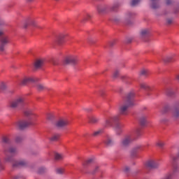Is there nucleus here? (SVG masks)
Here are the masks:
<instances>
[{
	"label": "nucleus",
	"mask_w": 179,
	"mask_h": 179,
	"mask_svg": "<svg viewBox=\"0 0 179 179\" xmlns=\"http://www.w3.org/2000/svg\"><path fill=\"white\" fill-rule=\"evenodd\" d=\"M38 29H41V27H38Z\"/></svg>",
	"instance_id": "nucleus-51"
},
{
	"label": "nucleus",
	"mask_w": 179,
	"mask_h": 179,
	"mask_svg": "<svg viewBox=\"0 0 179 179\" xmlns=\"http://www.w3.org/2000/svg\"><path fill=\"white\" fill-rule=\"evenodd\" d=\"M152 9H157L159 8V0H151Z\"/></svg>",
	"instance_id": "nucleus-21"
},
{
	"label": "nucleus",
	"mask_w": 179,
	"mask_h": 179,
	"mask_svg": "<svg viewBox=\"0 0 179 179\" xmlns=\"http://www.w3.org/2000/svg\"><path fill=\"white\" fill-rule=\"evenodd\" d=\"M9 43V38L8 36L5 34V32L0 29V51L1 52H3L5 51V47H6V44Z\"/></svg>",
	"instance_id": "nucleus-7"
},
{
	"label": "nucleus",
	"mask_w": 179,
	"mask_h": 179,
	"mask_svg": "<svg viewBox=\"0 0 179 179\" xmlns=\"http://www.w3.org/2000/svg\"><path fill=\"white\" fill-rule=\"evenodd\" d=\"M15 178H18L17 177H16Z\"/></svg>",
	"instance_id": "nucleus-56"
},
{
	"label": "nucleus",
	"mask_w": 179,
	"mask_h": 179,
	"mask_svg": "<svg viewBox=\"0 0 179 179\" xmlns=\"http://www.w3.org/2000/svg\"><path fill=\"white\" fill-rule=\"evenodd\" d=\"M134 15V13H129L128 14H127L126 15V19L124 20V23L125 24L129 25L131 24V17H132V15Z\"/></svg>",
	"instance_id": "nucleus-17"
},
{
	"label": "nucleus",
	"mask_w": 179,
	"mask_h": 179,
	"mask_svg": "<svg viewBox=\"0 0 179 179\" xmlns=\"http://www.w3.org/2000/svg\"><path fill=\"white\" fill-rule=\"evenodd\" d=\"M164 113H166V111H169L168 108H167V107H165V108H164Z\"/></svg>",
	"instance_id": "nucleus-48"
},
{
	"label": "nucleus",
	"mask_w": 179,
	"mask_h": 179,
	"mask_svg": "<svg viewBox=\"0 0 179 179\" xmlns=\"http://www.w3.org/2000/svg\"><path fill=\"white\" fill-rule=\"evenodd\" d=\"M142 135V129L137 128L133 136L128 135L126 136L124 138H122L120 143V145L122 148H127V146H129L131 142L134 141V139H136V138H139Z\"/></svg>",
	"instance_id": "nucleus-4"
},
{
	"label": "nucleus",
	"mask_w": 179,
	"mask_h": 179,
	"mask_svg": "<svg viewBox=\"0 0 179 179\" xmlns=\"http://www.w3.org/2000/svg\"><path fill=\"white\" fill-rule=\"evenodd\" d=\"M78 62H79V59L78 58V56H69L66 57L64 61V64L65 65L68 64H71L72 65H76Z\"/></svg>",
	"instance_id": "nucleus-9"
},
{
	"label": "nucleus",
	"mask_w": 179,
	"mask_h": 179,
	"mask_svg": "<svg viewBox=\"0 0 179 179\" xmlns=\"http://www.w3.org/2000/svg\"><path fill=\"white\" fill-rule=\"evenodd\" d=\"M69 123L70 122L67 119H61L56 122V127L57 128H64V127L69 125Z\"/></svg>",
	"instance_id": "nucleus-10"
},
{
	"label": "nucleus",
	"mask_w": 179,
	"mask_h": 179,
	"mask_svg": "<svg viewBox=\"0 0 179 179\" xmlns=\"http://www.w3.org/2000/svg\"><path fill=\"white\" fill-rule=\"evenodd\" d=\"M119 7H120L119 3H115L112 6H98L97 12L100 15H103V13H107V12H117Z\"/></svg>",
	"instance_id": "nucleus-6"
},
{
	"label": "nucleus",
	"mask_w": 179,
	"mask_h": 179,
	"mask_svg": "<svg viewBox=\"0 0 179 179\" xmlns=\"http://www.w3.org/2000/svg\"><path fill=\"white\" fill-rule=\"evenodd\" d=\"M134 99H135V92L131 91L129 92L124 99V103L119 108L120 114L106 119L104 124L105 128L114 125L115 130L117 135H120L121 132H122L124 124L120 122V120H121V115H128L129 113L128 108L135 104Z\"/></svg>",
	"instance_id": "nucleus-1"
},
{
	"label": "nucleus",
	"mask_w": 179,
	"mask_h": 179,
	"mask_svg": "<svg viewBox=\"0 0 179 179\" xmlns=\"http://www.w3.org/2000/svg\"><path fill=\"white\" fill-rule=\"evenodd\" d=\"M30 82H34V79L31 78H25L21 81V85H27Z\"/></svg>",
	"instance_id": "nucleus-19"
},
{
	"label": "nucleus",
	"mask_w": 179,
	"mask_h": 179,
	"mask_svg": "<svg viewBox=\"0 0 179 179\" xmlns=\"http://www.w3.org/2000/svg\"><path fill=\"white\" fill-rule=\"evenodd\" d=\"M159 167V164L155 160H148L145 164V170H152V169H157Z\"/></svg>",
	"instance_id": "nucleus-8"
},
{
	"label": "nucleus",
	"mask_w": 179,
	"mask_h": 179,
	"mask_svg": "<svg viewBox=\"0 0 179 179\" xmlns=\"http://www.w3.org/2000/svg\"><path fill=\"white\" fill-rule=\"evenodd\" d=\"M90 137V134H89L88 132H85L83 134V138H85V139H89Z\"/></svg>",
	"instance_id": "nucleus-37"
},
{
	"label": "nucleus",
	"mask_w": 179,
	"mask_h": 179,
	"mask_svg": "<svg viewBox=\"0 0 179 179\" xmlns=\"http://www.w3.org/2000/svg\"><path fill=\"white\" fill-rule=\"evenodd\" d=\"M59 136H60V135L58 134H54L50 138V141H52V142H55V141H58V139H59Z\"/></svg>",
	"instance_id": "nucleus-25"
},
{
	"label": "nucleus",
	"mask_w": 179,
	"mask_h": 179,
	"mask_svg": "<svg viewBox=\"0 0 179 179\" xmlns=\"http://www.w3.org/2000/svg\"><path fill=\"white\" fill-rule=\"evenodd\" d=\"M167 23H168V24H171V23H173V20L172 19H168L167 20Z\"/></svg>",
	"instance_id": "nucleus-43"
},
{
	"label": "nucleus",
	"mask_w": 179,
	"mask_h": 179,
	"mask_svg": "<svg viewBox=\"0 0 179 179\" xmlns=\"http://www.w3.org/2000/svg\"><path fill=\"white\" fill-rule=\"evenodd\" d=\"M166 5H171V0H166Z\"/></svg>",
	"instance_id": "nucleus-45"
},
{
	"label": "nucleus",
	"mask_w": 179,
	"mask_h": 179,
	"mask_svg": "<svg viewBox=\"0 0 179 179\" xmlns=\"http://www.w3.org/2000/svg\"><path fill=\"white\" fill-rule=\"evenodd\" d=\"M129 167L128 166H126L124 168V173H129Z\"/></svg>",
	"instance_id": "nucleus-42"
},
{
	"label": "nucleus",
	"mask_w": 179,
	"mask_h": 179,
	"mask_svg": "<svg viewBox=\"0 0 179 179\" xmlns=\"http://www.w3.org/2000/svg\"><path fill=\"white\" fill-rule=\"evenodd\" d=\"M22 141H23V136H22V135L16 136L15 142L17 143H20V142H22Z\"/></svg>",
	"instance_id": "nucleus-26"
},
{
	"label": "nucleus",
	"mask_w": 179,
	"mask_h": 179,
	"mask_svg": "<svg viewBox=\"0 0 179 179\" xmlns=\"http://www.w3.org/2000/svg\"><path fill=\"white\" fill-rule=\"evenodd\" d=\"M166 62H171L173 61V56H169L166 57V59L165 60Z\"/></svg>",
	"instance_id": "nucleus-40"
},
{
	"label": "nucleus",
	"mask_w": 179,
	"mask_h": 179,
	"mask_svg": "<svg viewBox=\"0 0 179 179\" xmlns=\"http://www.w3.org/2000/svg\"><path fill=\"white\" fill-rule=\"evenodd\" d=\"M157 146H158V148H163V146H164V143L163 141H158L157 143Z\"/></svg>",
	"instance_id": "nucleus-36"
},
{
	"label": "nucleus",
	"mask_w": 179,
	"mask_h": 179,
	"mask_svg": "<svg viewBox=\"0 0 179 179\" xmlns=\"http://www.w3.org/2000/svg\"><path fill=\"white\" fill-rule=\"evenodd\" d=\"M47 169H45V168L41 167V168H39L38 173L39 174H43V173H45Z\"/></svg>",
	"instance_id": "nucleus-35"
},
{
	"label": "nucleus",
	"mask_w": 179,
	"mask_h": 179,
	"mask_svg": "<svg viewBox=\"0 0 179 179\" xmlns=\"http://www.w3.org/2000/svg\"><path fill=\"white\" fill-rule=\"evenodd\" d=\"M64 155L62 154H59V153H55V160L59 161L64 159Z\"/></svg>",
	"instance_id": "nucleus-24"
},
{
	"label": "nucleus",
	"mask_w": 179,
	"mask_h": 179,
	"mask_svg": "<svg viewBox=\"0 0 179 179\" xmlns=\"http://www.w3.org/2000/svg\"><path fill=\"white\" fill-rule=\"evenodd\" d=\"M104 143L106 146H113L114 145V141H113L110 136H108L104 140Z\"/></svg>",
	"instance_id": "nucleus-13"
},
{
	"label": "nucleus",
	"mask_w": 179,
	"mask_h": 179,
	"mask_svg": "<svg viewBox=\"0 0 179 179\" xmlns=\"http://www.w3.org/2000/svg\"><path fill=\"white\" fill-rule=\"evenodd\" d=\"M88 111H92V109L88 110Z\"/></svg>",
	"instance_id": "nucleus-53"
},
{
	"label": "nucleus",
	"mask_w": 179,
	"mask_h": 179,
	"mask_svg": "<svg viewBox=\"0 0 179 179\" xmlns=\"http://www.w3.org/2000/svg\"><path fill=\"white\" fill-rule=\"evenodd\" d=\"M179 12V5H178L174 9V13H178Z\"/></svg>",
	"instance_id": "nucleus-41"
},
{
	"label": "nucleus",
	"mask_w": 179,
	"mask_h": 179,
	"mask_svg": "<svg viewBox=\"0 0 179 179\" xmlns=\"http://www.w3.org/2000/svg\"><path fill=\"white\" fill-rule=\"evenodd\" d=\"M165 93L166 94H167V96H174L175 94L174 91H173V90L171 88H166L165 90Z\"/></svg>",
	"instance_id": "nucleus-23"
},
{
	"label": "nucleus",
	"mask_w": 179,
	"mask_h": 179,
	"mask_svg": "<svg viewBox=\"0 0 179 179\" xmlns=\"http://www.w3.org/2000/svg\"><path fill=\"white\" fill-rule=\"evenodd\" d=\"M172 117L177 120L179 118V106L174 108L172 112Z\"/></svg>",
	"instance_id": "nucleus-15"
},
{
	"label": "nucleus",
	"mask_w": 179,
	"mask_h": 179,
	"mask_svg": "<svg viewBox=\"0 0 179 179\" xmlns=\"http://www.w3.org/2000/svg\"><path fill=\"white\" fill-rule=\"evenodd\" d=\"M161 121H162V122H167V121H169V120H167L166 118H164Z\"/></svg>",
	"instance_id": "nucleus-46"
},
{
	"label": "nucleus",
	"mask_w": 179,
	"mask_h": 179,
	"mask_svg": "<svg viewBox=\"0 0 179 179\" xmlns=\"http://www.w3.org/2000/svg\"><path fill=\"white\" fill-rule=\"evenodd\" d=\"M90 19H92V15H90V14L89 13H86L83 18V20L84 22H85L86 20H90Z\"/></svg>",
	"instance_id": "nucleus-27"
},
{
	"label": "nucleus",
	"mask_w": 179,
	"mask_h": 179,
	"mask_svg": "<svg viewBox=\"0 0 179 179\" xmlns=\"http://www.w3.org/2000/svg\"><path fill=\"white\" fill-rule=\"evenodd\" d=\"M144 41H148V40H145V39H144Z\"/></svg>",
	"instance_id": "nucleus-55"
},
{
	"label": "nucleus",
	"mask_w": 179,
	"mask_h": 179,
	"mask_svg": "<svg viewBox=\"0 0 179 179\" xmlns=\"http://www.w3.org/2000/svg\"><path fill=\"white\" fill-rule=\"evenodd\" d=\"M7 88H8V85H6V83H1V85H0L1 90H6Z\"/></svg>",
	"instance_id": "nucleus-29"
},
{
	"label": "nucleus",
	"mask_w": 179,
	"mask_h": 179,
	"mask_svg": "<svg viewBox=\"0 0 179 179\" xmlns=\"http://www.w3.org/2000/svg\"><path fill=\"white\" fill-rule=\"evenodd\" d=\"M26 117H29L27 120H20L15 123V126L20 129H24L30 125H34V118H36V115L31 112V110H27L24 112Z\"/></svg>",
	"instance_id": "nucleus-3"
},
{
	"label": "nucleus",
	"mask_w": 179,
	"mask_h": 179,
	"mask_svg": "<svg viewBox=\"0 0 179 179\" xmlns=\"http://www.w3.org/2000/svg\"><path fill=\"white\" fill-rule=\"evenodd\" d=\"M115 43V41L110 42V47H113V45H114Z\"/></svg>",
	"instance_id": "nucleus-47"
},
{
	"label": "nucleus",
	"mask_w": 179,
	"mask_h": 179,
	"mask_svg": "<svg viewBox=\"0 0 179 179\" xmlns=\"http://www.w3.org/2000/svg\"><path fill=\"white\" fill-rule=\"evenodd\" d=\"M28 1V2H31V1H33V0H27Z\"/></svg>",
	"instance_id": "nucleus-50"
},
{
	"label": "nucleus",
	"mask_w": 179,
	"mask_h": 179,
	"mask_svg": "<svg viewBox=\"0 0 179 179\" xmlns=\"http://www.w3.org/2000/svg\"><path fill=\"white\" fill-rule=\"evenodd\" d=\"M26 106V102L24 101V98L23 96H18L10 101L8 103V108L12 110V111H16V110H21Z\"/></svg>",
	"instance_id": "nucleus-5"
},
{
	"label": "nucleus",
	"mask_w": 179,
	"mask_h": 179,
	"mask_svg": "<svg viewBox=\"0 0 179 179\" xmlns=\"http://www.w3.org/2000/svg\"><path fill=\"white\" fill-rule=\"evenodd\" d=\"M176 79L179 80V74L177 76Z\"/></svg>",
	"instance_id": "nucleus-49"
},
{
	"label": "nucleus",
	"mask_w": 179,
	"mask_h": 179,
	"mask_svg": "<svg viewBox=\"0 0 179 179\" xmlns=\"http://www.w3.org/2000/svg\"><path fill=\"white\" fill-rule=\"evenodd\" d=\"M147 123L148 120L146 116L143 115L139 118V124L141 127H145V125H146Z\"/></svg>",
	"instance_id": "nucleus-16"
},
{
	"label": "nucleus",
	"mask_w": 179,
	"mask_h": 179,
	"mask_svg": "<svg viewBox=\"0 0 179 179\" xmlns=\"http://www.w3.org/2000/svg\"><path fill=\"white\" fill-rule=\"evenodd\" d=\"M149 34H150V32L149 31V29H144V30L141 31V37H142V38L149 37Z\"/></svg>",
	"instance_id": "nucleus-20"
},
{
	"label": "nucleus",
	"mask_w": 179,
	"mask_h": 179,
	"mask_svg": "<svg viewBox=\"0 0 179 179\" xmlns=\"http://www.w3.org/2000/svg\"><path fill=\"white\" fill-rule=\"evenodd\" d=\"M91 163H93V159H92V158L88 159L84 163V166H87V164H90Z\"/></svg>",
	"instance_id": "nucleus-34"
},
{
	"label": "nucleus",
	"mask_w": 179,
	"mask_h": 179,
	"mask_svg": "<svg viewBox=\"0 0 179 179\" xmlns=\"http://www.w3.org/2000/svg\"><path fill=\"white\" fill-rule=\"evenodd\" d=\"M103 134H104V129H99L92 133V136H94V138H97L99 136H101V135H103Z\"/></svg>",
	"instance_id": "nucleus-14"
},
{
	"label": "nucleus",
	"mask_w": 179,
	"mask_h": 179,
	"mask_svg": "<svg viewBox=\"0 0 179 179\" xmlns=\"http://www.w3.org/2000/svg\"><path fill=\"white\" fill-rule=\"evenodd\" d=\"M141 75L142 76H148V75H149V71L143 69L141 71Z\"/></svg>",
	"instance_id": "nucleus-31"
},
{
	"label": "nucleus",
	"mask_w": 179,
	"mask_h": 179,
	"mask_svg": "<svg viewBox=\"0 0 179 179\" xmlns=\"http://www.w3.org/2000/svg\"><path fill=\"white\" fill-rule=\"evenodd\" d=\"M118 75H120V72L118 71H115L113 73V78L115 79L118 78Z\"/></svg>",
	"instance_id": "nucleus-39"
},
{
	"label": "nucleus",
	"mask_w": 179,
	"mask_h": 179,
	"mask_svg": "<svg viewBox=\"0 0 179 179\" xmlns=\"http://www.w3.org/2000/svg\"><path fill=\"white\" fill-rule=\"evenodd\" d=\"M140 89H143V90H146L147 92L150 90V87L146 83H140Z\"/></svg>",
	"instance_id": "nucleus-18"
},
{
	"label": "nucleus",
	"mask_w": 179,
	"mask_h": 179,
	"mask_svg": "<svg viewBox=\"0 0 179 179\" xmlns=\"http://www.w3.org/2000/svg\"><path fill=\"white\" fill-rule=\"evenodd\" d=\"M142 147L141 145H137L133 149V153H135L139 150Z\"/></svg>",
	"instance_id": "nucleus-38"
},
{
	"label": "nucleus",
	"mask_w": 179,
	"mask_h": 179,
	"mask_svg": "<svg viewBox=\"0 0 179 179\" xmlns=\"http://www.w3.org/2000/svg\"><path fill=\"white\" fill-rule=\"evenodd\" d=\"M68 34H61L59 35L56 39L57 44H59V45H61V44H64L65 43V37H66Z\"/></svg>",
	"instance_id": "nucleus-11"
},
{
	"label": "nucleus",
	"mask_w": 179,
	"mask_h": 179,
	"mask_svg": "<svg viewBox=\"0 0 179 179\" xmlns=\"http://www.w3.org/2000/svg\"><path fill=\"white\" fill-rule=\"evenodd\" d=\"M0 170H3V165H2V163L1 162V159H0Z\"/></svg>",
	"instance_id": "nucleus-44"
},
{
	"label": "nucleus",
	"mask_w": 179,
	"mask_h": 179,
	"mask_svg": "<svg viewBox=\"0 0 179 179\" xmlns=\"http://www.w3.org/2000/svg\"><path fill=\"white\" fill-rule=\"evenodd\" d=\"M56 173L57 174H64V173H65V169L63 168H57L56 169Z\"/></svg>",
	"instance_id": "nucleus-28"
},
{
	"label": "nucleus",
	"mask_w": 179,
	"mask_h": 179,
	"mask_svg": "<svg viewBox=\"0 0 179 179\" xmlns=\"http://www.w3.org/2000/svg\"><path fill=\"white\" fill-rule=\"evenodd\" d=\"M3 148V152L5 155L4 161L6 163H13V167H24V166H27V162L24 160H20L15 162H13V156L16 154L17 150L16 148L10 147L8 149L6 148V145H10L12 141H10V138L9 136H3L1 140Z\"/></svg>",
	"instance_id": "nucleus-2"
},
{
	"label": "nucleus",
	"mask_w": 179,
	"mask_h": 179,
	"mask_svg": "<svg viewBox=\"0 0 179 179\" xmlns=\"http://www.w3.org/2000/svg\"><path fill=\"white\" fill-rule=\"evenodd\" d=\"M99 169V167H96L95 170H97Z\"/></svg>",
	"instance_id": "nucleus-54"
},
{
	"label": "nucleus",
	"mask_w": 179,
	"mask_h": 179,
	"mask_svg": "<svg viewBox=\"0 0 179 179\" xmlns=\"http://www.w3.org/2000/svg\"><path fill=\"white\" fill-rule=\"evenodd\" d=\"M29 24H31V26H37V24H36V22L34 20L30 21V23L27 22L24 24V28L26 29V27H27Z\"/></svg>",
	"instance_id": "nucleus-30"
},
{
	"label": "nucleus",
	"mask_w": 179,
	"mask_h": 179,
	"mask_svg": "<svg viewBox=\"0 0 179 179\" xmlns=\"http://www.w3.org/2000/svg\"><path fill=\"white\" fill-rule=\"evenodd\" d=\"M89 120L90 122H91L92 124H96V122L99 121L100 119H99L96 116H90Z\"/></svg>",
	"instance_id": "nucleus-22"
},
{
	"label": "nucleus",
	"mask_w": 179,
	"mask_h": 179,
	"mask_svg": "<svg viewBox=\"0 0 179 179\" xmlns=\"http://www.w3.org/2000/svg\"><path fill=\"white\" fill-rule=\"evenodd\" d=\"M36 89L37 90H38L39 92H41V90H44V85H41V84H38L36 85Z\"/></svg>",
	"instance_id": "nucleus-32"
},
{
	"label": "nucleus",
	"mask_w": 179,
	"mask_h": 179,
	"mask_svg": "<svg viewBox=\"0 0 179 179\" xmlns=\"http://www.w3.org/2000/svg\"><path fill=\"white\" fill-rule=\"evenodd\" d=\"M45 60L44 59H38L35 62L34 68L35 69H40L41 66L44 65Z\"/></svg>",
	"instance_id": "nucleus-12"
},
{
	"label": "nucleus",
	"mask_w": 179,
	"mask_h": 179,
	"mask_svg": "<svg viewBox=\"0 0 179 179\" xmlns=\"http://www.w3.org/2000/svg\"><path fill=\"white\" fill-rule=\"evenodd\" d=\"M120 92H122V89L120 88Z\"/></svg>",
	"instance_id": "nucleus-52"
},
{
	"label": "nucleus",
	"mask_w": 179,
	"mask_h": 179,
	"mask_svg": "<svg viewBox=\"0 0 179 179\" xmlns=\"http://www.w3.org/2000/svg\"><path fill=\"white\" fill-rule=\"evenodd\" d=\"M141 2V0H132L131 2V6H136V5H138Z\"/></svg>",
	"instance_id": "nucleus-33"
}]
</instances>
